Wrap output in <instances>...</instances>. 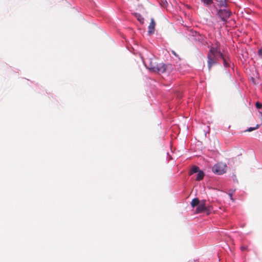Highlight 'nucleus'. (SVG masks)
<instances>
[{"mask_svg": "<svg viewBox=\"0 0 262 262\" xmlns=\"http://www.w3.org/2000/svg\"><path fill=\"white\" fill-rule=\"evenodd\" d=\"M231 14V12L227 9H220L217 12L218 16L221 18V20L224 22H226L229 18Z\"/></svg>", "mask_w": 262, "mask_h": 262, "instance_id": "2", "label": "nucleus"}, {"mask_svg": "<svg viewBox=\"0 0 262 262\" xmlns=\"http://www.w3.org/2000/svg\"><path fill=\"white\" fill-rule=\"evenodd\" d=\"M200 204V201L198 198H194L192 200L191 205L192 208H194V207L198 206V205Z\"/></svg>", "mask_w": 262, "mask_h": 262, "instance_id": "12", "label": "nucleus"}, {"mask_svg": "<svg viewBox=\"0 0 262 262\" xmlns=\"http://www.w3.org/2000/svg\"><path fill=\"white\" fill-rule=\"evenodd\" d=\"M223 61H224V66L226 67H228L229 66V63L228 62V61L227 60V59L225 58V57H224V56L223 55V58H221Z\"/></svg>", "mask_w": 262, "mask_h": 262, "instance_id": "15", "label": "nucleus"}, {"mask_svg": "<svg viewBox=\"0 0 262 262\" xmlns=\"http://www.w3.org/2000/svg\"><path fill=\"white\" fill-rule=\"evenodd\" d=\"M157 62H156V59H150L149 60V63L146 66L147 68L150 71L154 72L156 69V66L157 65Z\"/></svg>", "mask_w": 262, "mask_h": 262, "instance_id": "7", "label": "nucleus"}, {"mask_svg": "<svg viewBox=\"0 0 262 262\" xmlns=\"http://www.w3.org/2000/svg\"><path fill=\"white\" fill-rule=\"evenodd\" d=\"M227 165L224 163H218L215 164L212 167V170L215 174L221 175L226 172Z\"/></svg>", "mask_w": 262, "mask_h": 262, "instance_id": "1", "label": "nucleus"}, {"mask_svg": "<svg viewBox=\"0 0 262 262\" xmlns=\"http://www.w3.org/2000/svg\"><path fill=\"white\" fill-rule=\"evenodd\" d=\"M255 106L257 108H261L262 107V103L259 102H256Z\"/></svg>", "mask_w": 262, "mask_h": 262, "instance_id": "17", "label": "nucleus"}, {"mask_svg": "<svg viewBox=\"0 0 262 262\" xmlns=\"http://www.w3.org/2000/svg\"><path fill=\"white\" fill-rule=\"evenodd\" d=\"M202 1L206 5H210L212 3V0H202Z\"/></svg>", "mask_w": 262, "mask_h": 262, "instance_id": "16", "label": "nucleus"}, {"mask_svg": "<svg viewBox=\"0 0 262 262\" xmlns=\"http://www.w3.org/2000/svg\"><path fill=\"white\" fill-rule=\"evenodd\" d=\"M200 171L199 167L196 166H193L190 171L189 172V174L191 175L194 173L198 172Z\"/></svg>", "mask_w": 262, "mask_h": 262, "instance_id": "13", "label": "nucleus"}, {"mask_svg": "<svg viewBox=\"0 0 262 262\" xmlns=\"http://www.w3.org/2000/svg\"><path fill=\"white\" fill-rule=\"evenodd\" d=\"M259 126H260V125L259 124H257L255 127H250L249 128H248L246 131L250 132H252L254 130H255V129L258 128L259 127Z\"/></svg>", "mask_w": 262, "mask_h": 262, "instance_id": "14", "label": "nucleus"}, {"mask_svg": "<svg viewBox=\"0 0 262 262\" xmlns=\"http://www.w3.org/2000/svg\"><path fill=\"white\" fill-rule=\"evenodd\" d=\"M204 173L203 172V171L200 170L197 174L196 180L200 181L204 178Z\"/></svg>", "mask_w": 262, "mask_h": 262, "instance_id": "11", "label": "nucleus"}, {"mask_svg": "<svg viewBox=\"0 0 262 262\" xmlns=\"http://www.w3.org/2000/svg\"><path fill=\"white\" fill-rule=\"evenodd\" d=\"M134 16H135L136 18H137L138 20L141 24H143L144 23V18L142 17V16L140 14L138 13H134Z\"/></svg>", "mask_w": 262, "mask_h": 262, "instance_id": "10", "label": "nucleus"}, {"mask_svg": "<svg viewBox=\"0 0 262 262\" xmlns=\"http://www.w3.org/2000/svg\"><path fill=\"white\" fill-rule=\"evenodd\" d=\"M209 53L220 56L221 58H223V54L221 52L220 49L218 47H211Z\"/></svg>", "mask_w": 262, "mask_h": 262, "instance_id": "5", "label": "nucleus"}, {"mask_svg": "<svg viewBox=\"0 0 262 262\" xmlns=\"http://www.w3.org/2000/svg\"><path fill=\"white\" fill-rule=\"evenodd\" d=\"M168 66L163 62L157 63L154 72L164 73L166 72Z\"/></svg>", "mask_w": 262, "mask_h": 262, "instance_id": "3", "label": "nucleus"}, {"mask_svg": "<svg viewBox=\"0 0 262 262\" xmlns=\"http://www.w3.org/2000/svg\"><path fill=\"white\" fill-rule=\"evenodd\" d=\"M257 54L258 56L262 59V47L258 50Z\"/></svg>", "mask_w": 262, "mask_h": 262, "instance_id": "18", "label": "nucleus"}, {"mask_svg": "<svg viewBox=\"0 0 262 262\" xmlns=\"http://www.w3.org/2000/svg\"><path fill=\"white\" fill-rule=\"evenodd\" d=\"M259 114H260V115L261 116V118L262 119V113L260 112Z\"/></svg>", "mask_w": 262, "mask_h": 262, "instance_id": "23", "label": "nucleus"}, {"mask_svg": "<svg viewBox=\"0 0 262 262\" xmlns=\"http://www.w3.org/2000/svg\"><path fill=\"white\" fill-rule=\"evenodd\" d=\"M217 5L220 7H227L229 0H216Z\"/></svg>", "mask_w": 262, "mask_h": 262, "instance_id": "8", "label": "nucleus"}, {"mask_svg": "<svg viewBox=\"0 0 262 262\" xmlns=\"http://www.w3.org/2000/svg\"><path fill=\"white\" fill-rule=\"evenodd\" d=\"M207 208L205 206V201H202L201 203L198 205L196 210L195 212L196 213H201L202 212H205L207 211Z\"/></svg>", "mask_w": 262, "mask_h": 262, "instance_id": "4", "label": "nucleus"}, {"mask_svg": "<svg viewBox=\"0 0 262 262\" xmlns=\"http://www.w3.org/2000/svg\"><path fill=\"white\" fill-rule=\"evenodd\" d=\"M155 26L156 22L153 18L150 19V23L148 26V32L149 34H153L155 32Z\"/></svg>", "mask_w": 262, "mask_h": 262, "instance_id": "6", "label": "nucleus"}, {"mask_svg": "<svg viewBox=\"0 0 262 262\" xmlns=\"http://www.w3.org/2000/svg\"><path fill=\"white\" fill-rule=\"evenodd\" d=\"M216 57L215 58V59H216V61L217 62V61L219 60V58H221V57H220V56H216Z\"/></svg>", "mask_w": 262, "mask_h": 262, "instance_id": "22", "label": "nucleus"}, {"mask_svg": "<svg viewBox=\"0 0 262 262\" xmlns=\"http://www.w3.org/2000/svg\"><path fill=\"white\" fill-rule=\"evenodd\" d=\"M241 249L242 251H244L247 249V247L245 246H242L241 247Z\"/></svg>", "mask_w": 262, "mask_h": 262, "instance_id": "20", "label": "nucleus"}, {"mask_svg": "<svg viewBox=\"0 0 262 262\" xmlns=\"http://www.w3.org/2000/svg\"><path fill=\"white\" fill-rule=\"evenodd\" d=\"M229 196H230V199H231L232 201H233V198H232L233 193H229Z\"/></svg>", "mask_w": 262, "mask_h": 262, "instance_id": "21", "label": "nucleus"}, {"mask_svg": "<svg viewBox=\"0 0 262 262\" xmlns=\"http://www.w3.org/2000/svg\"><path fill=\"white\" fill-rule=\"evenodd\" d=\"M208 56H210L211 57L212 59L216 61L215 58L217 56L216 55H214V54H210V53H208Z\"/></svg>", "mask_w": 262, "mask_h": 262, "instance_id": "19", "label": "nucleus"}, {"mask_svg": "<svg viewBox=\"0 0 262 262\" xmlns=\"http://www.w3.org/2000/svg\"><path fill=\"white\" fill-rule=\"evenodd\" d=\"M208 58V69L209 70H210L211 67L217 63V61L212 59L211 57L210 56H207Z\"/></svg>", "mask_w": 262, "mask_h": 262, "instance_id": "9", "label": "nucleus"}]
</instances>
